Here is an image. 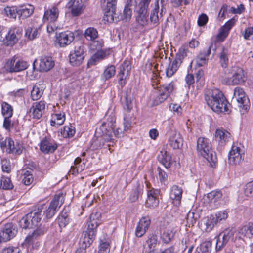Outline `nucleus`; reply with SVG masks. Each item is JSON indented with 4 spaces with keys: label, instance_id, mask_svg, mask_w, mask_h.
Instances as JSON below:
<instances>
[{
    "label": "nucleus",
    "instance_id": "a211bd4d",
    "mask_svg": "<svg viewBox=\"0 0 253 253\" xmlns=\"http://www.w3.org/2000/svg\"><path fill=\"white\" fill-rule=\"evenodd\" d=\"M244 153L241 149L233 145L228 156L229 162L232 165L239 164L243 159Z\"/></svg>",
    "mask_w": 253,
    "mask_h": 253
},
{
    "label": "nucleus",
    "instance_id": "c03bdc74",
    "mask_svg": "<svg viewBox=\"0 0 253 253\" xmlns=\"http://www.w3.org/2000/svg\"><path fill=\"white\" fill-rule=\"evenodd\" d=\"M142 186L140 184H137L134 186L130 196V200L132 202L136 201L138 199L140 195L142 194Z\"/></svg>",
    "mask_w": 253,
    "mask_h": 253
},
{
    "label": "nucleus",
    "instance_id": "69168bd1",
    "mask_svg": "<svg viewBox=\"0 0 253 253\" xmlns=\"http://www.w3.org/2000/svg\"><path fill=\"white\" fill-rule=\"evenodd\" d=\"M33 180L34 178L32 174L28 171L24 174L22 182L25 185H30L32 183Z\"/></svg>",
    "mask_w": 253,
    "mask_h": 253
},
{
    "label": "nucleus",
    "instance_id": "e2e57ef3",
    "mask_svg": "<svg viewBox=\"0 0 253 253\" xmlns=\"http://www.w3.org/2000/svg\"><path fill=\"white\" fill-rule=\"evenodd\" d=\"M186 56V52L184 49H180L176 54L174 60L177 64L180 65L183 59Z\"/></svg>",
    "mask_w": 253,
    "mask_h": 253
},
{
    "label": "nucleus",
    "instance_id": "7ed1b4c3",
    "mask_svg": "<svg viewBox=\"0 0 253 253\" xmlns=\"http://www.w3.org/2000/svg\"><path fill=\"white\" fill-rule=\"evenodd\" d=\"M133 95L130 90L125 91L121 98V101L125 110L124 115V130L129 129L131 126L133 115L130 111L133 108Z\"/></svg>",
    "mask_w": 253,
    "mask_h": 253
},
{
    "label": "nucleus",
    "instance_id": "2eb2a0df",
    "mask_svg": "<svg viewBox=\"0 0 253 253\" xmlns=\"http://www.w3.org/2000/svg\"><path fill=\"white\" fill-rule=\"evenodd\" d=\"M84 51L83 46H76L74 52L71 53L69 55L70 64L74 66L81 65L84 58Z\"/></svg>",
    "mask_w": 253,
    "mask_h": 253
},
{
    "label": "nucleus",
    "instance_id": "338daca9",
    "mask_svg": "<svg viewBox=\"0 0 253 253\" xmlns=\"http://www.w3.org/2000/svg\"><path fill=\"white\" fill-rule=\"evenodd\" d=\"M208 21V16L204 13L201 14L198 19L197 23L199 26H204Z\"/></svg>",
    "mask_w": 253,
    "mask_h": 253
},
{
    "label": "nucleus",
    "instance_id": "ddd939ff",
    "mask_svg": "<svg viewBox=\"0 0 253 253\" xmlns=\"http://www.w3.org/2000/svg\"><path fill=\"white\" fill-rule=\"evenodd\" d=\"M161 9L158 0H157L154 5V7L152 10L150 19L153 23H158L159 19L163 16V13H165L166 7L168 4V0H160Z\"/></svg>",
    "mask_w": 253,
    "mask_h": 253
},
{
    "label": "nucleus",
    "instance_id": "4468645a",
    "mask_svg": "<svg viewBox=\"0 0 253 253\" xmlns=\"http://www.w3.org/2000/svg\"><path fill=\"white\" fill-rule=\"evenodd\" d=\"M66 7L74 17L80 15L85 8L82 0H69Z\"/></svg>",
    "mask_w": 253,
    "mask_h": 253
},
{
    "label": "nucleus",
    "instance_id": "f8f14e48",
    "mask_svg": "<svg viewBox=\"0 0 253 253\" xmlns=\"http://www.w3.org/2000/svg\"><path fill=\"white\" fill-rule=\"evenodd\" d=\"M22 35V30L20 28L11 29L1 40L3 45L13 46L16 44Z\"/></svg>",
    "mask_w": 253,
    "mask_h": 253
},
{
    "label": "nucleus",
    "instance_id": "9b49d317",
    "mask_svg": "<svg viewBox=\"0 0 253 253\" xmlns=\"http://www.w3.org/2000/svg\"><path fill=\"white\" fill-rule=\"evenodd\" d=\"M0 147L3 151H5L9 154L18 155L22 153L24 149L22 144L17 141H14L10 138H6L4 141H1Z\"/></svg>",
    "mask_w": 253,
    "mask_h": 253
},
{
    "label": "nucleus",
    "instance_id": "052dcab7",
    "mask_svg": "<svg viewBox=\"0 0 253 253\" xmlns=\"http://www.w3.org/2000/svg\"><path fill=\"white\" fill-rule=\"evenodd\" d=\"M115 67L113 65H111L106 68L104 71L103 76L105 80H108L112 78L115 73Z\"/></svg>",
    "mask_w": 253,
    "mask_h": 253
},
{
    "label": "nucleus",
    "instance_id": "79ce46f5",
    "mask_svg": "<svg viewBox=\"0 0 253 253\" xmlns=\"http://www.w3.org/2000/svg\"><path fill=\"white\" fill-rule=\"evenodd\" d=\"M158 243V237L156 235H151L148 237L146 245L150 250L149 253H152L155 250Z\"/></svg>",
    "mask_w": 253,
    "mask_h": 253
},
{
    "label": "nucleus",
    "instance_id": "72a5a7b5",
    "mask_svg": "<svg viewBox=\"0 0 253 253\" xmlns=\"http://www.w3.org/2000/svg\"><path fill=\"white\" fill-rule=\"evenodd\" d=\"M54 66V62L51 57L42 56L41 58L39 68L41 71L47 72Z\"/></svg>",
    "mask_w": 253,
    "mask_h": 253
},
{
    "label": "nucleus",
    "instance_id": "bb28decb",
    "mask_svg": "<svg viewBox=\"0 0 253 253\" xmlns=\"http://www.w3.org/2000/svg\"><path fill=\"white\" fill-rule=\"evenodd\" d=\"M169 145L173 149H180L183 145V139L180 133L171 131L168 140Z\"/></svg>",
    "mask_w": 253,
    "mask_h": 253
},
{
    "label": "nucleus",
    "instance_id": "20e7f679",
    "mask_svg": "<svg viewBox=\"0 0 253 253\" xmlns=\"http://www.w3.org/2000/svg\"><path fill=\"white\" fill-rule=\"evenodd\" d=\"M116 118L113 116H109L106 122H104L100 127L102 132V138L107 141L114 140V137H121L123 133L121 129L115 127Z\"/></svg>",
    "mask_w": 253,
    "mask_h": 253
},
{
    "label": "nucleus",
    "instance_id": "0eeeda50",
    "mask_svg": "<svg viewBox=\"0 0 253 253\" xmlns=\"http://www.w3.org/2000/svg\"><path fill=\"white\" fill-rule=\"evenodd\" d=\"M28 67V63L14 56L8 59L4 66L5 70L8 73L18 72L26 69Z\"/></svg>",
    "mask_w": 253,
    "mask_h": 253
},
{
    "label": "nucleus",
    "instance_id": "5fc2aeb1",
    "mask_svg": "<svg viewBox=\"0 0 253 253\" xmlns=\"http://www.w3.org/2000/svg\"><path fill=\"white\" fill-rule=\"evenodd\" d=\"M110 250V243L108 241H100L98 253H109Z\"/></svg>",
    "mask_w": 253,
    "mask_h": 253
},
{
    "label": "nucleus",
    "instance_id": "aec40b11",
    "mask_svg": "<svg viewBox=\"0 0 253 253\" xmlns=\"http://www.w3.org/2000/svg\"><path fill=\"white\" fill-rule=\"evenodd\" d=\"M45 106V102L43 101L34 103L29 110L30 116L32 117L33 119H40L44 112Z\"/></svg>",
    "mask_w": 253,
    "mask_h": 253
},
{
    "label": "nucleus",
    "instance_id": "49530a36",
    "mask_svg": "<svg viewBox=\"0 0 253 253\" xmlns=\"http://www.w3.org/2000/svg\"><path fill=\"white\" fill-rule=\"evenodd\" d=\"M98 31L93 27L88 28L84 32L85 38L89 41H94L98 37Z\"/></svg>",
    "mask_w": 253,
    "mask_h": 253
},
{
    "label": "nucleus",
    "instance_id": "4be33fe9",
    "mask_svg": "<svg viewBox=\"0 0 253 253\" xmlns=\"http://www.w3.org/2000/svg\"><path fill=\"white\" fill-rule=\"evenodd\" d=\"M160 190L158 189H151L148 191L147 199L146 201V206L150 208L157 207L159 203L158 196Z\"/></svg>",
    "mask_w": 253,
    "mask_h": 253
},
{
    "label": "nucleus",
    "instance_id": "de8ad7c7",
    "mask_svg": "<svg viewBox=\"0 0 253 253\" xmlns=\"http://www.w3.org/2000/svg\"><path fill=\"white\" fill-rule=\"evenodd\" d=\"M58 222L60 228L65 227L69 222V218L67 211L64 209L58 217Z\"/></svg>",
    "mask_w": 253,
    "mask_h": 253
},
{
    "label": "nucleus",
    "instance_id": "1a4fd4ad",
    "mask_svg": "<svg viewBox=\"0 0 253 253\" xmlns=\"http://www.w3.org/2000/svg\"><path fill=\"white\" fill-rule=\"evenodd\" d=\"M59 11L57 6H53L50 9L45 11L43 16V21L48 23L47 26V31L49 33L54 32L57 27L55 22L57 20Z\"/></svg>",
    "mask_w": 253,
    "mask_h": 253
},
{
    "label": "nucleus",
    "instance_id": "2f4dec72",
    "mask_svg": "<svg viewBox=\"0 0 253 253\" xmlns=\"http://www.w3.org/2000/svg\"><path fill=\"white\" fill-rule=\"evenodd\" d=\"M211 53V47L210 46L204 49L195 59L196 65L201 67L206 64L209 59V56Z\"/></svg>",
    "mask_w": 253,
    "mask_h": 253
},
{
    "label": "nucleus",
    "instance_id": "a878e982",
    "mask_svg": "<svg viewBox=\"0 0 253 253\" xmlns=\"http://www.w3.org/2000/svg\"><path fill=\"white\" fill-rule=\"evenodd\" d=\"M138 0H127L125 4L123 11L122 18L126 21H129L132 16V8L138 6Z\"/></svg>",
    "mask_w": 253,
    "mask_h": 253
},
{
    "label": "nucleus",
    "instance_id": "680f3d73",
    "mask_svg": "<svg viewBox=\"0 0 253 253\" xmlns=\"http://www.w3.org/2000/svg\"><path fill=\"white\" fill-rule=\"evenodd\" d=\"M221 235L222 234H220L216 239V244L215 247L216 251H221L225 246V245L227 243L225 239H224L221 236Z\"/></svg>",
    "mask_w": 253,
    "mask_h": 253
},
{
    "label": "nucleus",
    "instance_id": "393cba45",
    "mask_svg": "<svg viewBox=\"0 0 253 253\" xmlns=\"http://www.w3.org/2000/svg\"><path fill=\"white\" fill-rule=\"evenodd\" d=\"M151 224L150 218L148 216L142 217L138 223L135 230L137 237H141L146 232Z\"/></svg>",
    "mask_w": 253,
    "mask_h": 253
},
{
    "label": "nucleus",
    "instance_id": "39448f33",
    "mask_svg": "<svg viewBox=\"0 0 253 253\" xmlns=\"http://www.w3.org/2000/svg\"><path fill=\"white\" fill-rule=\"evenodd\" d=\"M224 81L228 85H236L244 83L246 80L243 69L239 67H232L225 71Z\"/></svg>",
    "mask_w": 253,
    "mask_h": 253
},
{
    "label": "nucleus",
    "instance_id": "dca6fc26",
    "mask_svg": "<svg viewBox=\"0 0 253 253\" xmlns=\"http://www.w3.org/2000/svg\"><path fill=\"white\" fill-rule=\"evenodd\" d=\"M17 233L16 226L11 223L5 225L2 230L0 232L1 240L7 242L14 238Z\"/></svg>",
    "mask_w": 253,
    "mask_h": 253
},
{
    "label": "nucleus",
    "instance_id": "ea45409f",
    "mask_svg": "<svg viewBox=\"0 0 253 253\" xmlns=\"http://www.w3.org/2000/svg\"><path fill=\"white\" fill-rule=\"evenodd\" d=\"M102 8L104 12V20L109 23L113 22L114 19L116 6H102Z\"/></svg>",
    "mask_w": 253,
    "mask_h": 253
},
{
    "label": "nucleus",
    "instance_id": "864d4df0",
    "mask_svg": "<svg viewBox=\"0 0 253 253\" xmlns=\"http://www.w3.org/2000/svg\"><path fill=\"white\" fill-rule=\"evenodd\" d=\"M179 66L180 65L174 61L170 63L166 69V76L169 78L171 77L176 72Z\"/></svg>",
    "mask_w": 253,
    "mask_h": 253
},
{
    "label": "nucleus",
    "instance_id": "4d7b16f0",
    "mask_svg": "<svg viewBox=\"0 0 253 253\" xmlns=\"http://www.w3.org/2000/svg\"><path fill=\"white\" fill-rule=\"evenodd\" d=\"M211 246V244L210 242H205L197 248L196 253H210Z\"/></svg>",
    "mask_w": 253,
    "mask_h": 253
},
{
    "label": "nucleus",
    "instance_id": "b1692460",
    "mask_svg": "<svg viewBox=\"0 0 253 253\" xmlns=\"http://www.w3.org/2000/svg\"><path fill=\"white\" fill-rule=\"evenodd\" d=\"M174 86L175 84L173 82L162 86L160 90V93L157 97V101L162 103L166 100L172 92Z\"/></svg>",
    "mask_w": 253,
    "mask_h": 253
},
{
    "label": "nucleus",
    "instance_id": "c9c22d12",
    "mask_svg": "<svg viewBox=\"0 0 253 253\" xmlns=\"http://www.w3.org/2000/svg\"><path fill=\"white\" fill-rule=\"evenodd\" d=\"M46 231V229L41 224L39 227L37 228L33 232L32 234L29 235L25 238L23 244L24 245H30L31 244L35 239H36L39 236L43 235Z\"/></svg>",
    "mask_w": 253,
    "mask_h": 253
},
{
    "label": "nucleus",
    "instance_id": "a19ab883",
    "mask_svg": "<svg viewBox=\"0 0 253 253\" xmlns=\"http://www.w3.org/2000/svg\"><path fill=\"white\" fill-rule=\"evenodd\" d=\"M44 87L40 84H36L33 86L31 92V98L33 100H37L42 96Z\"/></svg>",
    "mask_w": 253,
    "mask_h": 253
},
{
    "label": "nucleus",
    "instance_id": "58836bf2",
    "mask_svg": "<svg viewBox=\"0 0 253 253\" xmlns=\"http://www.w3.org/2000/svg\"><path fill=\"white\" fill-rule=\"evenodd\" d=\"M222 196V194L220 191H212L207 194L206 198L209 202L217 206Z\"/></svg>",
    "mask_w": 253,
    "mask_h": 253
},
{
    "label": "nucleus",
    "instance_id": "8fccbe9b",
    "mask_svg": "<svg viewBox=\"0 0 253 253\" xmlns=\"http://www.w3.org/2000/svg\"><path fill=\"white\" fill-rule=\"evenodd\" d=\"M175 234V231L172 228L166 229L162 235V239L163 241L166 243L170 241L171 239L173 237Z\"/></svg>",
    "mask_w": 253,
    "mask_h": 253
},
{
    "label": "nucleus",
    "instance_id": "13d9d810",
    "mask_svg": "<svg viewBox=\"0 0 253 253\" xmlns=\"http://www.w3.org/2000/svg\"><path fill=\"white\" fill-rule=\"evenodd\" d=\"M5 13L7 16L10 18H16L18 17V7H7L4 9Z\"/></svg>",
    "mask_w": 253,
    "mask_h": 253
},
{
    "label": "nucleus",
    "instance_id": "e433bc0d",
    "mask_svg": "<svg viewBox=\"0 0 253 253\" xmlns=\"http://www.w3.org/2000/svg\"><path fill=\"white\" fill-rule=\"evenodd\" d=\"M34 7L31 5H27L18 7V17L24 19L29 17L34 12Z\"/></svg>",
    "mask_w": 253,
    "mask_h": 253
},
{
    "label": "nucleus",
    "instance_id": "412c9836",
    "mask_svg": "<svg viewBox=\"0 0 253 253\" xmlns=\"http://www.w3.org/2000/svg\"><path fill=\"white\" fill-rule=\"evenodd\" d=\"M40 148L45 154L52 153L56 150L57 145L54 140L46 137L41 142Z\"/></svg>",
    "mask_w": 253,
    "mask_h": 253
},
{
    "label": "nucleus",
    "instance_id": "f704fd0d",
    "mask_svg": "<svg viewBox=\"0 0 253 253\" xmlns=\"http://www.w3.org/2000/svg\"><path fill=\"white\" fill-rule=\"evenodd\" d=\"M157 158L158 161L166 168L168 169L171 166V157L165 149H163L160 151Z\"/></svg>",
    "mask_w": 253,
    "mask_h": 253
},
{
    "label": "nucleus",
    "instance_id": "6e6552de",
    "mask_svg": "<svg viewBox=\"0 0 253 253\" xmlns=\"http://www.w3.org/2000/svg\"><path fill=\"white\" fill-rule=\"evenodd\" d=\"M64 202V195L60 192L54 196L48 208L44 211V214L47 219L52 218L58 211Z\"/></svg>",
    "mask_w": 253,
    "mask_h": 253
},
{
    "label": "nucleus",
    "instance_id": "6e6d98bb",
    "mask_svg": "<svg viewBox=\"0 0 253 253\" xmlns=\"http://www.w3.org/2000/svg\"><path fill=\"white\" fill-rule=\"evenodd\" d=\"M39 28L37 27H29L26 30V36L30 39L33 40L39 34Z\"/></svg>",
    "mask_w": 253,
    "mask_h": 253
},
{
    "label": "nucleus",
    "instance_id": "f3484780",
    "mask_svg": "<svg viewBox=\"0 0 253 253\" xmlns=\"http://www.w3.org/2000/svg\"><path fill=\"white\" fill-rule=\"evenodd\" d=\"M131 69V66L129 61H124L120 67L118 77L119 83L122 87L125 85L126 79L129 75Z\"/></svg>",
    "mask_w": 253,
    "mask_h": 253
},
{
    "label": "nucleus",
    "instance_id": "9d476101",
    "mask_svg": "<svg viewBox=\"0 0 253 253\" xmlns=\"http://www.w3.org/2000/svg\"><path fill=\"white\" fill-rule=\"evenodd\" d=\"M138 0V15L136 17V21L140 25L144 26L148 24V9L151 0Z\"/></svg>",
    "mask_w": 253,
    "mask_h": 253
},
{
    "label": "nucleus",
    "instance_id": "473e14b6",
    "mask_svg": "<svg viewBox=\"0 0 253 253\" xmlns=\"http://www.w3.org/2000/svg\"><path fill=\"white\" fill-rule=\"evenodd\" d=\"M182 194V189L177 185H173L170 190V198L176 206L179 205Z\"/></svg>",
    "mask_w": 253,
    "mask_h": 253
},
{
    "label": "nucleus",
    "instance_id": "37998d69",
    "mask_svg": "<svg viewBox=\"0 0 253 253\" xmlns=\"http://www.w3.org/2000/svg\"><path fill=\"white\" fill-rule=\"evenodd\" d=\"M65 120V114L61 113H57L52 115V118L50 121V125L55 126L57 125L60 126L62 125Z\"/></svg>",
    "mask_w": 253,
    "mask_h": 253
},
{
    "label": "nucleus",
    "instance_id": "3c124183",
    "mask_svg": "<svg viewBox=\"0 0 253 253\" xmlns=\"http://www.w3.org/2000/svg\"><path fill=\"white\" fill-rule=\"evenodd\" d=\"M221 236L225 239V241L228 242L230 240H234V236L235 234L236 236V230L235 228H228L224 230L223 233H221Z\"/></svg>",
    "mask_w": 253,
    "mask_h": 253
},
{
    "label": "nucleus",
    "instance_id": "5701e85b",
    "mask_svg": "<svg viewBox=\"0 0 253 253\" xmlns=\"http://www.w3.org/2000/svg\"><path fill=\"white\" fill-rule=\"evenodd\" d=\"M43 206H41L39 208L37 211L28 213L26 215L23 217V221L27 222V220H31L32 225L33 228L38 227V224L41 220L42 211Z\"/></svg>",
    "mask_w": 253,
    "mask_h": 253
},
{
    "label": "nucleus",
    "instance_id": "cd10ccee",
    "mask_svg": "<svg viewBox=\"0 0 253 253\" xmlns=\"http://www.w3.org/2000/svg\"><path fill=\"white\" fill-rule=\"evenodd\" d=\"M216 223L215 216L211 215L201 220L200 227L203 231L210 232L214 228Z\"/></svg>",
    "mask_w": 253,
    "mask_h": 253
},
{
    "label": "nucleus",
    "instance_id": "774afa93",
    "mask_svg": "<svg viewBox=\"0 0 253 253\" xmlns=\"http://www.w3.org/2000/svg\"><path fill=\"white\" fill-rule=\"evenodd\" d=\"M244 192L247 196H253V181L248 183L246 185Z\"/></svg>",
    "mask_w": 253,
    "mask_h": 253
},
{
    "label": "nucleus",
    "instance_id": "603ef678",
    "mask_svg": "<svg viewBox=\"0 0 253 253\" xmlns=\"http://www.w3.org/2000/svg\"><path fill=\"white\" fill-rule=\"evenodd\" d=\"M0 187L5 190H10L13 188V185L9 178L2 176L0 180Z\"/></svg>",
    "mask_w": 253,
    "mask_h": 253
},
{
    "label": "nucleus",
    "instance_id": "f257e3e1",
    "mask_svg": "<svg viewBox=\"0 0 253 253\" xmlns=\"http://www.w3.org/2000/svg\"><path fill=\"white\" fill-rule=\"evenodd\" d=\"M205 98L208 105L214 112L229 113L230 105L219 89L208 90L205 95Z\"/></svg>",
    "mask_w": 253,
    "mask_h": 253
},
{
    "label": "nucleus",
    "instance_id": "7c9ffc66",
    "mask_svg": "<svg viewBox=\"0 0 253 253\" xmlns=\"http://www.w3.org/2000/svg\"><path fill=\"white\" fill-rule=\"evenodd\" d=\"M215 139L221 145H223L229 141L231 138L230 132L223 128L217 129L215 133Z\"/></svg>",
    "mask_w": 253,
    "mask_h": 253
},
{
    "label": "nucleus",
    "instance_id": "f03ea898",
    "mask_svg": "<svg viewBox=\"0 0 253 253\" xmlns=\"http://www.w3.org/2000/svg\"><path fill=\"white\" fill-rule=\"evenodd\" d=\"M197 151L198 154L204 158L212 167L215 165L216 157L209 139L199 137L197 141Z\"/></svg>",
    "mask_w": 253,
    "mask_h": 253
},
{
    "label": "nucleus",
    "instance_id": "0e129e2a",
    "mask_svg": "<svg viewBox=\"0 0 253 253\" xmlns=\"http://www.w3.org/2000/svg\"><path fill=\"white\" fill-rule=\"evenodd\" d=\"M2 170L3 172L9 173L11 171V166L9 160L3 158L1 161Z\"/></svg>",
    "mask_w": 253,
    "mask_h": 253
},
{
    "label": "nucleus",
    "instance_id": "c756f323",
    "mask_svg": "<svg viewBox=\"0 0 253 253\" xmlns=\"http://www.w3.org/2000/svg\"><path fill=\"white\" fill-rule=\"evenodd\" d=\"M95 234L94 232L88 230L84 232L80 240L81 248L85 249L87 247H89L95 239Z\"/></svg>",
    "mask_w": 253,
    "mask_h": 253
},
{
    "label": "nucleus",
    "instance_id": "bf43d9fd",
    "mask_svg": "<svg viewBox=\"0 0 253 253\" xmlns=\"http://www.w3.org/2000/svg\"><path fill=\"white\" fill-rule=\"evenodd\" d=\"M249 235L248 228L247 226H243L239 228L238 231H236V236L235 239L237 238L243 239L245 237H247Z\"/></svg>",
    "mask_w": 253,
    "mask_h": 253
},
{
    "label": "nucleus",
    "instance_id": "09e8293b",
    "mask_svg": "<svg viewBox=\"0 0 253 253\" xmlns=\"http://www.w3.org/2000/svg\"><path fill=\"white\" fill-rule=\"evenodd\" d=\"M1 112L4 117L11 118L13 114L12 106L5 102L2 103Z\"/></svg>",
    "mask_w": 253,
    "mask_h": 253
},
{
    "label": "nucleus",
    "instance_id": "423d86ee",
    "mask_svg": "<svg viewBox=\"0 0 253 253\" xmlns=\"http://www.w3.org/2000/svg\"><path fill=\"white\" fill-rule=\"evenodd\" d=\"M232 100H235L237 102V106L241 113L244 114L249 110L250 101L242 88L240 87L235 88Z\"/></svg>",
    "mask_w": 253,
    "mask_h": 253
},
{
    "label": "nucleus",
    "instance_id": "c85d7f7f",
    "mask_svg": "<svg viewBox=\"0 0 253 253\" xmlns=\"http://www.w3.org/2000/svg\"><path fill=\"white\" fill-rule=\"evenodd\" d=\"M101 213L99 212L92 213L90 216V221L87 223V230L96 234V228L101 223Z\"/></svg>",
    "mask_w": 253,
    "mask_h": 253
},
{
    "label": "nucleus",
    "instance_id": "a18cd8bd",
    "mask_svg": "<svg viewBox=\"0 0 253 253\" xmlns=\"http://www.w3.org/2000/svg\"><path fill=\"white\" fill-rule=\"evenodd\" d=\"M61 136L64 138H70L73 136L75 133V129L71 125L65 126L61 129Z\"/></svg>",
    "mask_w": 253,
    "mask_h": 253
},
{
    "label": "nucleus",
    "instance_id": "4c0bfd02",
    "mask_svg": "<svg viewBox=\"0 0 253 253\" xmlns=\"http://www.w3.org/2000/svg\"><path fill=\"white\" fill-rule=\"evenodd\" d=\"M230 55V51L229 48L222 47L219 54V61L223 68L227 67L229 63V57Z\"/></svg>",
    "mask_w": 253,
    "mask_h": 253
},
{
    "label": "nucleus",
    "instance_id": "6ab92c4d",
    "mask_svg": "<svg viewBox=\"0 0 253 253\" xmlns=\"http://www.w3.org/2000/svg\"><path fill=\"white\" fill-rule=\"evenodd\" d=\"M74 40V35L71 31H67L60 33L56 36V42L60 47H65L70 44Z\"/></svg>",
    "mask_w": 253,
    "mask_h": 253
}]
</instances>
